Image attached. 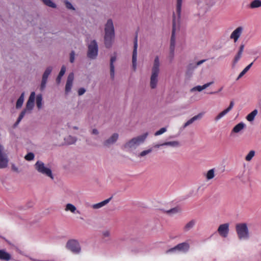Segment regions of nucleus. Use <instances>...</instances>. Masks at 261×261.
I'll use <instances>...</instances> for the list:
<instances>
[{
	"label": "nucleus",
	"mask_w": 261,
	"mask_h": 261,
	"mask_svg": "<svg viewBox=\"0 0 261 261\" xmlns=\"http://www.w3.org/2000/svg\"><path fill=\"white\" fill-rule=\"evenodd\" d=\"M183 0H176V13L173 14V29L170 40V51L172 56H174L175 46V32L179 29V20Z\"/></svg>",
	"instance_id": "1"
},
{
	"label": "nucleus",
	"mask_w": 261,
	"mask_h": 261,
	"mask_svg": "<svg viewBox=\"0 0 261 261\" xmlns=\"http://www.w3.org/2000/svg\"><path fill=\"white\" fill-rule=\"evenodd\" d=\"M115 36V30L113 22L111 19L107 20L105 28V44L106 47L111 46Z\"/></svg>",
	"instance_id": "2"
},
{
	"label": "nucleus",
	"mask_w": 261,
	"mask_h": 261,
	"mask_svg": "<svg viewBox=\"0 0 261 261\" xmlns=\"http://www.w3.org/2000/svg\"><path fill=\"white\" fill-rule=\"evenodd\" d=\"M148 135V133H145L132 138L124 144V148L128 150L135 149L145 142Z\"/></svg>",
	"instance_id": "3"
},
{
	"label": "nucleus",
	"mask_w": 261,
	"mask_h": 261,
	"mask_svg": "<svg viewBox=\"0 0 261 261\" xmlns=\"http://www.w3.org/2000/svg\"><path fill=\"white\" fill-rule=\"evenodd\" d=\"M236 230L238 238L240 241H247L250 238V233L246 223H241L236 225Z\"/></svg>",
	"instance_id": "4"
},
{
	"label": "nucleus",
	"mask_w": 261,
	"mask_h": 261,
	"mask_svg": "<svg viewBox=\"0 0 261 261\" xmlns=\"http://www.w3.org/2000/svg\"><path fill=\"white\" fill-rule=\"evenodd\" d=\"M190 248V244L186 241L178 244L174 247H172L166 252L167 254H177L183 253L186 254L189 252Z\"/></svg>",
	"instance_id": "5"
},
{
	"label": "nucleus",
	"mask_w": 261,
	"mask_h": 261,
	"mask_svg": "<svg viewBox=\"0 0 261 261\" xmlns=\"http://www.w3.org/2000/svg\"><path fill=\"white\" fill-rule=\"evenodd\" d=\"M34 167L38 172L50 177L52 180L54 179L51 170L50 168L47 167L43 162L41 161H37L34 165Z\"/></svg>",
	"instance_id": "6"
},
{
	"label": "nucleus",
	"mask_w": 261,
	"mask_h": 261,
	"mask_svg": "<svg viewBox=\"0 0 261 261\" xmlns=\"http://www.w3.org/2000/svg\"><path fill=\"white\" fill-rule=\"evenodd\" d=\"M66 248L67 250L75 254H79L81 253L82 248L81 245L77 240L70 239L66 244Z\"/></svg>",
	"instance_id": "7"
},
{
	"label": "nucleus",
	"mask_w": 261,
	"mask_h": 261,
	"mask_svg": "<svg viewBox=\"0 0 261 261\" xmlns=\"http://www.w3.org/2000/svg\"><path fill=\"white\" fill-rule=\"evenodd\" d=\"M87 56L91 59H95L98 55V44L96 40H92L88 45Z\"/></svg>",
	"instance_id": "8"
},
{
	"label": "nucleus",
	"mask_w": 261,
	"mask_h": 261,
	"mask_svg": "<svg viewBox=\"0 0 261 261\" xmlns=\"http://www.w3.org/2000/svg\"><path fill=\"white\" fill-rule=\"evenodd\" d=\"M244 31L243 26H239L237 27L230 34L229 38L233 42L236 43L238 41Z\"/></svg>",
	"instance_id": "9"
},
{
	"label": "nucleus",
	"mask_w": 261,
	"mask_h": 261,
	"mask_svg": "<svg viewBox=\"0 0 261 261\" xmlns=\"http://www.w3.org/2000/svg\"><path fill=\"white\" fill-rule=\"evenodd\" d=\"M217 232L221 237L227 238L229 232V224L226 223L220 224L218 228Z\"/></svg>",
	"instance_id": "10"
},
{
	"label": "nucleus",
	"mask_w": 261,
	"mask_h": 261,
	"mask_svg": "<svg viewBox=\"0 0 261 261\" xmlns=\"http://www.w3.org/2000/svg\"><path fill=\"white\" fill-rule=\"evenodd\" d=\"M137 48H138V38L136 36L134 42V49L132 56V63L133 67L134 70H136L137 67Z\"/></svg>",
	"instance_id": "11"
},
{
	"label": "nucleus",
	"mask_w": 261,
	"mask_h": 261,
	"mask_svg": "<svg viewBox=\"0 0 261 261\" xmlns=\"http://www.w3.org/2000/svg\"><path fill=\"white\" fill-rule=\"evenodd\" d=\"M118 138L119 134L116 133H114L109 138L104 141L103 144L107 147H109L116 143L118 139Z\"/></svg>",
	"instance_id": "12"
},
{
	"label": "nucleus",
	"mask_w": 261,
	"mask_h": 261,
	"mask_svg": "<svg viewBox=\"0 0 261 261\" xmlns=\"http://www.w3.org/2000/svg\"><path fill=\"white\" fill-rule=\"evenodd\" d=\"M35 99V92H31L29 99L27 102L26 108L25 109L28 111L31 112L34 107V101Z\"/></svg>",
	"instance_id": "13"
},
{
	"label": "nucleus",
	"mask_w": 261,
	"mask_h": 261,
	"mask_svg": "<svg viewBox=\"0 0 261 261\" xmlns=\"http://www.w3.org/2000/svg\"><path fill=\"white\" fill-rule=\"evenodd\" d=\"M246 124L243 122H241L236 125L231 131V135L233 134H238L243 131L246 127Z\"/></svg>",
	"instance_id": "14"
},
{
	"label": "nucleus",
	"mask_w": 261,
	"mask_h": 261,
	"mask_svg": "<svg viewBox=\"0 0 261 261\" xmlns=\"http://www.w3.org/2000/svg\"><path fill=\"white\" fill-rule=\"evenodd\" d=\"M159 73L151 72L150 80V86L151 89H155L158 83V76Z\"/></svg>",
	"instance_id": "15"
},
{
	"label": "nucleus",
	"mask_w": 261,
	"mask_h": 261,
	"mask_svg": "<svg viewBox=\"0 0 261 261\" xmlns=\"http://www.w3.org/2000/svg\"><path fill=\"white\" fill-rule=\"evenodd\" d=\"M65 211L70 212L73 214H80V212L77 210L75 205L72 203H67L65 206Z\"/></svg>",
	"instance_id": "16"
},
{
	"label": "nucleus",
	"mask_w": 261,
	"mask_h": 261,
	"mask_svg": "<svg viewBox=\"0 0 261 261\" xmlns=\"http://www.w3.org/2000/svg\"><path fill=\"white\" fill-rule=\"evenodd\" d=\"M160 59L159 56H156L154 58L153 66L151 69V72L160 73Z\"/></svg>",
	"instance_id": "17"
},
{
	"label": "nucleus",
	"mask_w": 261,
	"mask_h": 261,
	"mask_svg": "<svg viewBox=\"0 0 261 261\" xmlns=\"http://www.w3.org/2000/svg\"><path fill=\"white\" fill-rule=\"evenodd\" d=\"M203 116V113H199L197 115L194 116L192 118L187 121L184 125L183 128H185L188 125H190L192 123H193L195 121L200 119L202 118Z\"/></svg>",
	"instance_id": "18"
},
{
	"label": "nucleus",
	"mask_w": 261,
	"mask_h": 261,
	"mask_svg": "<svg viewBox=\"0 0 261 261\" xmlns=\"http://www.w3.org/2000/svg\"><path fill=\"white\" fill-rule=\"evenodd\" d=\"M11 258V255L10 253L5 249H0V259L8 261Z\"/></svg>",
	"instance_id": "19"
},
{
	"label": "nucleus",
	"mask_w": 261,
	"mask_h": 261,
	"mask_svg": "<svg viewBox=\"0 0 261 261\" xmlns=\"http://www.w3.org/2000/svg\"><path fill=\"white\" fill-rule=\"evenodd\" d=\"M8 163V159L7 154L0 155V168H4L7 166Z\"/></svg>",
	"instance_id": "20"
},
{
	"label": "nucleus",
	"mask_w": 261,
	"mask_h": 261,
	"mask_svg": "<svg viewBox=\"0 0 261 261\" xmlns=\"http://www.w3.org/2000/svg\"><path fill=\"white\" fill-rule=\"evenodd\" d=\"M111 199V198H110L106 199L100 202L92 204L91 205V207L93 208V209H95V210L100 208L102 207L105 206L107 204H108L109 202V201H110Z\"/></svg>",
	"instance_id": "21"
},
{
	"label": "nucleus",
	"mask_w": 261,
	"mask_h": 261,
	"mask_svg": "<svg viewBox=\"0 0 261 261\" xmlns=\"http://www.w3.org/2000/svg\"><path fill=\"white\" fill-rule=\"evenodd\" d=\"M249 7L254 9L261 7V0H253L249 4Z\"/></svg>",
	"instance_id": "22"
},
{
	"label": "nucleus",
	"mask_w": 261,
	"mask_h": 261,
	"mask_svg": "<svg viewBox=\"0 0 261 261\" xmlns=\"http://www.w3.org/2000/svg\"><path fill=\"white\" fill-rule=\"evenodd\" d=\"M196 221L194 220H191L188 222L184 227V230L185 232L190 230L195 225Z\"/></svg>",
	"instance_id": "23"
},
{
	"label": "nucleus",
	"mask_w": 261,
	"mask_h": 261,
	"mask_svg": "<svg viewBox=\"0 0 261 261\" xmlns=\"http://www.w3.org/2000/svg\"><path fill=\"white\" fill-rule=\"evenodd\" d=\"M162 145L165 146H169L172 147H178L180 146L179 142L177 141L166 142L162 143Z\"/></svg>",
	"instance_id": "24"
},
{
	"label": "nucleus",
	"mask_w": 261,
	"mask_h": 261,
	"mask_svg": "<svg viewBox=\"0 0 261 261\" xmlns=\"http://www.w3.org/2000/svg\"><path fill=\"white\" fill-rule=\"evenodd\" d=\"M258 113V111L256 109L254 110L253 111H252L250 113H249L247 116H246V119L249 121L252 122L254 120L255 116L257 115Z\"/></svg>",
	"instance_id": "25"
},
{
	"label": "nucleus",
	"mask_w": 261,
	"mask_h": 261,
	"mask_svg": "<svg viewBox=\"0 0 261 261\" xmlns=\"http://www.w3.org/2000/svg\"><path fill=\"white\" fill-rule=\"evenodd\" d=\"M24 93L23 92L21 93V95L20 96V97L17 100L16 104V108L17 109H19L21 107V106L23 105V101H24Z\"/></svg>",
	"instance_id": "26"
},
{
	"label": "nucleus",
	"mask_w": 261,
	"mask_h": 261,
	"mask_svg": "<svg viewBox=\"0 0 261 261\" xmlns=\"http://www.w3.org/2000/svg\"><path fill=\"white\" fill-rule=\"evenodd\" d=\"M253 64V62H252L250 64H249L248 65H247L243 70L239 74L238 78H237V80H239V79H240L241 77H242L249 70V69L251 67V66H252Z\"/></svg>",
	"instance_id": "27"
},
{
	"label": "nucleus",
	"mask_w": 261,
	"mask_h": 261,
	"mask_svg": "<svg viewBox=\"0 0 261 261\" xmlns=\"http://www.w3.org/2000/svg\"><path fill=\"white\" fill-rule=\"evenodd\" d=\"M36 106L39 109L42 107V96L41 94H38L36 96Z\"/></svg>",
	"instance_id": "28"
},
{
	"label": "nucleus",
	"mask_w": 261,
	"mask_h": 261,
	"mask_svg": "<svg viewBox=\"0 0 261 261\" xmlns=\"http://www.w3.org/2000/svg\"><path fill=\"white\" fill-rule=\"evenodd\" d=\"M65 141L68 144H72L76 141V138L74 137L69 136L65 138Z\"/></svg>",
	"instance_id": "29"
},
{
	"label": "nucleus",
	"mask_w": 261,
	"mask_h": 261,
	"mask_svg": "<svg viewBox=\"0 0 261 261\" xmlns=\"http://www.w3.org/2000/svg\"><path fill=\"white\" fill-rule=\"evenodd\" d=\"M215 176V169H212L209 170L206 174V178L207 180L213 179Z\"/></svg>",
	"instance_id": "30"
},
{
	"label": "nucleus",
	"mask_w": 261,
	"mask_h": 261,
	"mask_svg": "<svg viewBox=\"0 0 261 261\" xmlns=\"http://www.w3.org/2000/svg\"><path fill=\"white\" fill-rule=\"evenodd\" d=\"M52 69H53V68L51 67H50V66L48 67L46 69V70H45V71L43 74L42 79L47 80L48 76L49 75V74H50V73L52 71Z\"/></svg>",
	"instance_id": "31"
},
{
	"label": "nucleus",
	"mask_w": 261,
	"mask_h": 261,
	"mask_svg": "<svg viewBox=\"0 0 261 261\" xmlns=\"http://www.w3.org/2000/svg\"><path fill=\"white\" fill-rule=\"evenodd\" d=\"M228 113V111L225 109L221 112H220L216 117H215V120L218 121L220 119H221L222 117H223L225 115H226Z\"/></svg>",
	"instance_id": "32"
},
{
	"label": "nucleus",
	"mask_w": 261,
	"mask_h": 261,
	"mask_svg": "<svg viewBox=\"0 0 261 261\" xmlns=\"http://www.w3.org/2000/svg\"><path fill=\"white\" fill-rule=\"evenodd\" d=\"M228 113V111L225 109L221 112H220L216 117H215V120L218 121L220 119H221L222 117H223L225 115H226Z\"/></svg>",
	"instance_id": "33"
},
{
	"label": "nucleus",
	"mask_w": 261,
	"mask_h": 261,
	"mask_svg": "<svg viewBox=\"0 0 261 261\" xmlns=\"http://www.w3.org/2000/svg\"><path fill=\"white\" fill-rule=\"evenodd\" d=\"M203 90H204V88H203V85L202 86L198 85V86H196L192 88H191L190 89V91L191 93H193V92H195L196 91L201 92Z\"/></svg>",
	"instance_id": "34"
},
{
	"label": "nucleus",
	"mask_w": 261,
	"mask_h": 261,
	"mask_svg": "<svg viewBox=\"0 0 261 261\" xmlns=\"http://www.w3.org/2000/svg\"><path fill=\"white\" fill-rule=\"evenodd\" d=\"M255 152L254 150L250 151L245 157L246 161L248 162L250 161L255 155Z\"/></svg>",
	"instance_id": "35"
},
{
	"label": "nucleus",
	"mask_w": 261,
	"mask_h": 261,
	"mask_svg": "<svg viewBox=\"0 0 261 261\" xmlns=\"http://www.w3.org/2000/svg\"><path fill=\"white\" fill-rule=\"evenodd\" d=\"M43 3L46 6L55 8L56 7V5L53 3L51 0H41Z\"/></svg>",
	"instance_id": "36"
},
{
	"label": "nucleus",
	"mask_w": 261,
	"mask_h": 261,
	"mask_svg": "<svg viewBox=\"0 0 261 261\" xmlns=\"http://www.w3.org/2000/svg\"><path fill=\"white\" fill-rule=\"evenodd\" d=\"M152 151V149L151 148H149L148 149L143 150L141 151L138 155L139 157H143L151 153Z\"/></svg>",
	"instance_id": "37"
},
{
	"label": "nucleus",
	"mask_w": 261,
	"mask_h": 261,
	"mask_svg": "<svg viewBox=\"0 0 261 261\" xmlns=\"http://www.w3.org/2000/svg\"><path fill=\"white\" fill-rule=\"evenodd\" d=\"M35 155L33 152H29L24 156V159L28 161H33Z\"/></svg>",
	"instance_id": "38"
},
{
	"label": "nucleus",
	"mask_w": 261,
	"mask_h": 261,
	"mask_svg": "<svg viewBox=\"0 0 261 261\" xmlns=\"http://www.w3.org/2000/svg\"><path fill=\"white\" fill-rule=\"evenodd\" d=\"M72 86V83L66 82V86H65V92L68 93L69 92L71 89Z\"/></svg>",
	"instance_id": "39"
},
{
	"label": "nucleus",
	"mask_w": 261,
	"mask_h": 261,
	"mask_svg": "<svg viewBox=\"0 0 261 261\" xmlns=\"http://www.w3.org/2000/svg\"><path fill=\"white\" fill-rule=\"evenodd\" d=\"M166 131H167V129L165 127H162L161 129H160L159 130L156 131L154 135L155 136L161 135L164 134V133H165Z\"/></svg>",
	"instance_id": "40"
},
{
	"label": "nucleus",
	"mask_w": 261,
	"mask_h": 261,
	"mask_svg": "<svg viewBox=\"0 0 261 261\" xmlns=\"http://www.w3.org/2000/svg\"><path fill=\"white\" fill-rule=\"evenodd\" d=\"M47 81V80H46V79H42V81H41V85H40V90L41 91L44 90V89L45 88Z\"/></svg>",
	"instance_id": "41"
},
{
	"label": "nucleus",
	"mask_w": 261,
	"mask_h": 261,
	"mask_svg": "<svg viewBox=\"0 0 261 261\" xmlns=\"http://www.w3.org/2000/svg\"><path fill=\"white\" fill-rule=\"evenodd\" d=\"M242 56V54L237 53V55L235 56L234 58L233 63L234 64H236L240 60Z\"/></svg>",
	"instance_id": "42"
},
{
	"label": "nucleus",
	"mask_w": 261,
	"mask_h": 261,
	"mask_svg": "<svg viewBox=\"0 0 261 261\" xmlns=\"http://www.w3.org/2000/svg\"><path fill=\"white\" fill-rule=\"evenodd\" d=\"M110 76L113 80L115 77V66H110Z\"/></svg>",
	"instance_id": "43"
},
{
	"label": "nucleus",
	"mask_w": 261,
	"mask_h": 261,
	"mask_svg": "<svg viewBox=\"0 0 261 261\" xmlns=\"http://www.w3.org/2000/svg\"><path fill=\"white\" fill-rule=\"evenodd\" d=\"M65 3L66 7H67V9H70V10H75L74 8L72 6V5L70 2H69L68 1H66L65 2Z\"/></svg>",
	"instance_id": "44"
},
{
	"label": "nucleus",
	"mask_w": 261,
	"mask_h": 261,
	"mask_svg": "<svg viewBox=\"0 0 261 261\" xmlns=\"http://www.w3.org/2000/svg\"><path fill=\"white\" fill-rule=\"evenodd\" d=\"M178 210L177 208H173L172 209H170V210H168L167 211V213L169 214L172 215L174 214H176L178 212Z\"/></svg>",
	"instance_id": "45"
},
{
	"label": "nucleus",
	"mask_w": 261,
	"mask_h": 261,
	"mask_svg": "<svg viewBox=\"0 0 261 261\" xmlns=\"http://www.w3.org/2000/svg\"><path fill=\"white\" fill-rule=\"evenodd\" d=\"M74 80V74L73 73H70L67 77V82L73 83Z\"/></svg>",
	"instance_id": "46"
},
{
	"label": "nucleus",
	"mask_w": 261,
	"mask_h": 261,
	"mask_svg": "<svg viewBox=\"0 0 261 261\" xmlns=\"http://www.w3.org/2000/svg\"><path fill=\"white\" fill-rule=\"evenodd\" d=\"M75 60V53L74 51H72L70 54V62L73 63Z\"/></svg>",
	"instance_id": "47"
},
{
	"label": "nucleus",
	"mask_w": 261,
	"mask_h": 261,
	"mask_svg": "<svg viewBox=\"0 0 261 261\" xmlns=\"http://www.w3.org/2000/svg\"><path fill=\"white\" fill-rule=\"evenodd\" d=\"M65 71H66V67L65 66H62V67L61 69V70L59 72V75H60V76L62 77L64 75V74H65Z\"/></svg>",
	"instance_id": "48"
},
{
	"label": "nucleus",
	"mask_w": 261,
	"mask_h": 261,
	"mask_svg": "<svg viewBox=\"0 0 261 261\" xmlns=\"http://www.w3.org/2000/svg\"><path fill=\"white\" fill-rule=\"evenodd\" d=\"M86 92V90L84 88H81L78 90V94L81 96L84 94Z\"/></svg>",
	"instance_id": "49"
},
{
	"label": "nucleus",
	"mask_w": 261,
	"mask_h": 261,
	"mask_svg": "<svg viewBox=\"0 0 261 261\" xmlns=\"http://www.w3.org/2000/svg\"><path fill=\"white\" fill-rule=\"evenodd\" d=\"M234 106V102L233 101H231L229 103V107L226 109L228 112L233 108Z\"/></svg>",
	"instance_id": "50"
},
{
	"label": "nucleus",
	"mask_w": 261,
	"mask_h": 261,
	"mask_svg": "<svg viewBox=\"0 0 261 261\" xmlns=\"http://www.w3.org/2000/svg\"><path fill=\"white\" fill-rule=\"evenodd\" d=\"M244 46H245L244 44H241L239 47V49L238 53L243 54L244 49Z\"/></svg>",
	"instance_id": "51"
},
{
	"label": "nucleus",
	"mask_w": 261,
	"mask_h": 261,
	"mask_svg": "<svg viewBox=\"0 0 261 261\" xmlns=\"http://www.w3.org/2000/svg\"><path fill=\"white\" fill-rule=\"evenodd\" d=\"M116 57L115 56L112 57L110 60V66H114V63L116 61Z\"/></svg>",
	"instance_id": "52"
},
{
	"label": "nucleus",
	"mask_w": 261,
	"mask_h": 261,
	"mask_svg": "<svg viewBox=\"0 0 261 261\" xmlns=\"http://www.w3.org/2000/svg\"><path fill=\"white\" fill-rule=\"evenodd\" d=\"M102 234L105 237H109L110 234V231L109 230H106L103 231Z\"/></svg>",
	"instance_id": "53"
},
{
	"label": "nucleus",
	"mask_w": 261,
	"mask_h": 261,
	"mask_svg": "<svg viewBox=\"0 0 261 261\" xmlns=\"http://www.w3.org/2000/svg\"><path fill=\"white\" fill-rule=\"evenodd\" d=\"M4 154H6L4 151V147L2 144H0V155H3Z\"/></svg>",
	"instance_id": "54"
},
{
	"label": "nucleus",
	"mask_w": 261,
	"mask_h": 261,
	"mask_svg": "<svg viewBox=\"0 0 261 261\" xmlns=\"http://www.w3.org/2000/svg\"><path fill=\"white\" fill-rule=\"evenodd\" d=\"M214 83V82L207 83L203 85L204 89H205Z\"/></svg>",
	"instance_id": "55"
},
{
	"label": "nucleus",
	"mask_w": 261,
	"mask_h": 261,
	"mask_svg": "<svg viewBox=\"0 0 261 261\" xmlns=\"http://www.w3.org/2000/svg\"><path fill=\"white\" fill-rule=\"evenodd\" d=\"M214 83V82L207 83L203 85L204 89H205Z\"/></svg>",
	"instance_id": "56"
},
{
	"label": "nucleus",
	"mask_w": 261,
	"mask_h": 261,
	"mask_svg": "<svg viewBox=\"0 0 261 261\" xmlns=\"http://www.w3.org/2000/svg\"><path fill=\"white\" fill-rule=\"evenodd\" d=\"M206 61V59H204V60H201L200 61H199L198 62H197L196 63V67H197L199 65H200L201 64H203L204 62H205V61Z\"/></svg>",
	"instance_id": "57"
},
{
	"label": "nucleus",
	"mask_w": 261,
	"mask_h": 261,
	"mask_svg": "<svg viewBox=\"0 0 261 261\" xmlns=\"http://www.w3.org/2000/svg\"><path fill=\"white\" fill-rule=\"evenodd\" d=\"M91 134L94 135H98L99 134V131L96 128H93L92 130Z\"/></svg>",
	"instance_id": "58"
},
{
	"label": "nucleus",
	"mask_w": 261,
	"mask_h": 261,
	"mask_svg": "<svg viewBox=\"0 0 261 261\" xmlns=\"http://www.w3.org/2000/svg\"><path fill=\"white\" fill-rule=\"evenodd\" d=\"M23 118V116L19 115L18 118V119L16 121V122L15 123V125H17L19 124V123L21 121V120H22V119Z\"/></svg>",
	"instance_id": "59"
},
{
	"label": "nucleus",
	"mask_w": 261,
	"mask_h": 261,
	"mask_svg": "<svg viewBox=\"0 0 261 261\" xmlns=\"http://www.w3.org/2000/svg\"><path fill=\"white\" fill-rule=\"evenodd\" d=\"M23 118V116L19 115L18 118V119L16 121V122L15 123V125H17L19 124V123L21 121V120H22V119Z\"/></svg>",
	"instance_id": "60"
},
{
	"label": "nucleus",
	"mask_w": 261,
	"mask_h": 261,
	"mask_svg": "<svg viewBox=\"0 0 261 261\" xmlns=\"http://www.w3.org/2000/svg\"><path fill=\"white\" fill-rule=\"evenodd\" d=\"M12 169L14 171L18 172V168L16 166H15L14 165H13L12 166Z\"/></svg>",
	"instance_id": "61"
},
{
	"label": "nucleus",
	"mask_w": 261,
	"mask_h": 261,
	"mask_svg": "<svg viewBox=\"0 0 261 261\" xmlns=\"http://www.w3.org/2000/svg\"><path fill=\"white\" fill-rule=\"evenodd\" d=\"M28 112V111L25 109H24V110H23L21 113L20 114V115L22 116H24V115H25V114Z\"/></svg>",
	"instance_id": "62"
},
{
	"label": "nucleus",
	"mask_w": 261,
	"mask_h": 261,
	"mask_svg": "<svg viewBox=\"0 0 261 261\" xmlns=\"http://www.w3.org/2000/svg\"><path fill=\"white\" fill-rule=\"evenodd\" d=\"M62 77V76H60V75H58L56 80L57 83L59 84L60 83Z\"/></svg>",
	"instance_id": "63"
},
{
	"label": "nucleus",
	"mask_w": 261,
	"mask_h": 261,
	"mask_svg": "<svg viewBox=\"0 0 261 261\" xmlns=\"http://www.w3.org/2000/svg\"><path fill=\"white\" fill-rule=\"evenodd\" d=\"M164 146L163 145H162V144H156L154 145V147L155 148H160L161 146Z\"/></svg>",
	"instance_id": "64"
}]
</instances>
